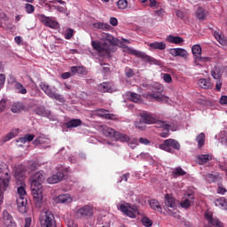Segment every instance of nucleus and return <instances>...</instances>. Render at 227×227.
I'll return each instance as SVG.
<instances>
[{"mask_svg": "<svg viewBox=\"0 0 227 227\" xmlns=\"http://www.w3.org/2000/svg\"><path fill=\"white\" fill-rule=\"evenodd\" d=\"M135 76V71L129 67H126V77L131 78Z\"/></svg>", "mask_w": 227, "mask_h": 227, "instance_id": "6e6d98bb", "label": "nucleus"}, {"mask_svg": "<svg viewBox=\"0 0 227 227\" xmlns=\"http://www.w3.org/2000/svg\"><path fill=\"white\" fill-rule=\"evenodd\" d=\"M7 106V100L6 99H1L0 100V113L4 112Z\"/></svg>", "mask_w": 227, "mask_h": 227, "instance_id": "864d4df0", "label": "nucleus"}, {"mask_svg": "<svg viewBox=\"0 0 227 227\" xmlns=\"http://www.w3.org/2000/svg\"><path fill=\"white\" fill-rule=\"evenodd\" d=\"M226 193V189H224L223 186L218 185L217 186V194L224 195Z\"/></svg>", "mask_w": 227, "mask_h": 227, "instance_id": "680f3d73", "label": "nucleus"}, {"mask_svg": "<svg viewBox=\"0 0 227 227\" xmlns=\"http://www.w3.org/2000/svg\"><path fill=\"white\" fill-rule=\"evenodd\" d=\"M25 12L28 14H33L35 12V6L29 4H25Z\"/></svg>", "mask_w": 227, "mask_h": 227, "instance_id": "49530a36", "label": "nucleus"}, {"mask_svg": "<svg viewBox=\"0 0 227 227\" xmlns=\"http://www.w3.org/2000/svg\"><path fill=\"white\" fill-rule=\"evenodd\" d=\"M102 39L104 41L109 43H101L98 41H91V47H93L94 51H97L98 53V56L104 58L107 57L111 51V45H121V48H123V52L128 53L129 55H134L137 58L144 59V62L149 63L151 65H158V60L154 59V58L145 54V52L134 50L133 48H129V46L125 44H121L120 41L110 34H102Z\"/></svg>", "mask_w": 227, "mask_h": 227, "instance_id": "f257e3e1", "label": "nucleus"}, {"mask_svg": "<svg viewBox=\"0 0 227 227\" xmlns=\"http://www.w3.org/2000/svg\"><path fill=\"white\" fill-rule=\"evenodd\" d=\"M142 224L145 227L153 226V222L148 217L142 218Z\"/></svg>", "mask_w": 227, "mask_h": 227, "instance_id": "3c124183", "label": "nucleus"}, {"mask_svg": "<svg viewBox=\"0 0 227 227\" xmlns=\"http://www.w3.org/2000/svg\"><path fill=\"white\" fill-rule=\"evenodd\" d=\"M53 8L57 10V12L60 13H66V8L60 6V5H53Z\"/></svg>", "mask_w": 227, "mask_h": 227, "instance_id": "052dcab7", "label": "nucleus"}, {"mask_svg": "<svg viewBox=\"0 0 227 227\" xmlns=\"http://www.w3.org/2000/svg\"><path fill=\"white\" fill-rule=\"evenodd\" d=\"M13 176L16 179H22L26 176V168L23 165H19L13 170Z\"/></svg>", "mask_w": 227, "mask_h": 227, "instance_id": "f3484780", "label": "nucleus"}, {"mask_svg": "<svg viewBox=\"0 0 227 227\" xmlns=\"http://www.w3.org/2000/svg\"><path fill=\"white\" fill-rule=\"evenodd\" d=\"M210 74L212 75V78L215 80H219V78H221V72L217 68H214V70L211 71Z\"/></svg>", "mask_w": 227, "mask_h": 227, "instance_id": "de8ad7c7", "label": "nucleus"}, {"mask_svg": "<svg viewBox=\"0 0 227 227\" xmlns=\"http://www.w3.org/2000/svg\"><path fill=\"white\" fill-rule=\"evenodd\" d=\"M176 17H177V19L184 20V19L185 18V15L184 14V12L177 10L176 11Z\"/></svg>", "mask_w": 227, "mask_h": 227, "instance_id": "13d9d810", "label": "nucleus"}, {"mask_svg": "<svg viewBox=\"0 0 227 227\" xmlns=\"http://www.w3.org/2000/svg\"><path fill=\"white\" fill-rule=\"evenodd\" d=\"M163 81L167 83L172 82V77L168 74H163Z\"/></svg>", "mask_w": 227, "mask_h": 227, "instance_id": "bf43d9fd", "label": "nucleus"}, {"mask_svg": "<svg viewBox=\"0 0 227 227\" xmlns=\"http://www.w3.org/2000/svg\"><path fill=\"white\" fill-rule=\"evenodd\" d=\"M138 142L144 145H148L150 144L149 140L147 138L145 137H140L138 139Z\"/></svg>", "mask_w": 227, "mask_h": 227, "instance_id": "e2e57ef3", "label": "nucleus"}, {"mask_svg": "<svg viewBox=\"0 0 227 227\" xmlns=\"http://www.w3.org/2000/svg\"><path fill=\"white\" fill-rule=\"evenodd\" d=\"M168 54L172 57L187 58V51L184 48H172L168 50Z\"/></svg>", "mask_w": 227, "mask_h": 227, "instance_id": "f8f14e48", "label": "nucleus"}, {"mask_svg": "<svg viewBox=\"0 0 227 227\" xmlns=\"http://www.w3.org/2000/svg\"><path fill=\"white\" fill-rule=\"evenodd\" d=\"M39 222L42 227H55V217L50 210L41 212Z\"/></svg>", "mask_w": 227, "mask_h": 227, "instance_id": "423d86ee", "label": "nucleus"}, {"mask_svg": "<svg viewBox=\"0 0 227 227\" xmlns=\"http://www.w3.org/2000/svg\"><path fill=\"white\" fill-rule=\"evenodd\" d=\"M200 165H205L207 162L212 160V156L208 154H200L196 157Z\"/></svg>", "mask_w": 227, "mask_h": 227, "instance_id": "c85d7f7f", "label": "nucleus"}, {"mask_svg": "<svg viewBox=\"0 0 227 227\" xmlns=\"http://www.w3.org/2000/svg\"><path fill=\"white\" fill-rule=\"evenodd\" d=\"M194 204V195L193 194H187V199L185 200L179 202V207L182 208H189L191 205Z\"/></svg>", "mask_w": 227, "mask_h": 227, "instance_id": "6ab92c4d", "label": "nucleus"}, {"mask_svg": "<svg viewBox=\"0 0 227 227\" xmlns=\"http://www.w3.org/2000/svg\"><path fill=\"white\" fill-rule=\"evenodd\" d=\"M39 88H41V90H43V91L44 92V94L46 95H54V94H57L55 93V91H53L51 90V88H50L49 85H47L46 83L44 82H41V84H39Z\"/></svg>", "mask_w": 227, "mask_h": 227, "instance_id": "473e14b6", "label": "nucleus"}, {"mask_svg": "<svg viewBox=\"0 0 227 227\" xmlns=\"http://www.w3.org/2000/svg\"><path fill=\"white\" fill-rule=\"evenodd\" d=\"M153 93H145L143 95L144 98L147 100H156L158 102H163L167 98L161 93L163 92V86L161 84L156 83L150 88Z\"/></svg>", "mask_w": 227, "mask_h": 227, "instance_id": "7ed1b4c3", "label": "nucleus"}, {"mask_svg": "<svg viewBox=\"0 0 227 227\" xmlns=\"http://www.w3.org/2000/svg\"><path fill=\"white\" fill-rule=\"evenodd\" d=\"M46 96H48L50 98H53L60 103H64L66 102V99L64 98V97L60 94H46Z\"/></svg>", "mask_w": 227, "mask_h": 227, "instance_id": "37998d69", "label": "nucleus"}, {"mask_svg": "<svg viewBox=\"0 0 227 227\" xmlns=\"http://www.w3.org/2000/svg\"><path fill=\"white\" fill-rule=\"evenodd\" d=\"M81 125H82V121L80 119H73L71 121H67V122L65 124L66 129H74L81 127Z\"/></svg>", "mask_w": 227, "mask_h": 227, "instance_id": "4be33fe9", "label": "nucleus"}, {"mask_svg": "<svg viewBox=\"0 0 227 227\" xmlns=\"http://www.w3.org/2000/svg\"><path fill=\"white\" fill-rule=\"evenodd\" d=\"M34 112L35 113V114H37L41 117H46L48 119H51V112L50 110L46 109V107H44V106H39L35 107Z\"/></svg>", "mask_w": 227, "mask_h": 227, "instance_id": "ddd939ff", "label": "nucleus"}, {"mask_svg": "<svg viewBox=\"0 0 227 227\" xmlns=\"http://www.w3.org/2000/svg\"><path fill=\"white\" fill-rule=\"evenodd\" d=\"M15 89L19 91L20 94H26V89L22 86V84L15 83Z\"/></svg>", "mask_w": 227, "mask_h": 227, "instance_id": "09e8293b", "label": "nucleus"}, {"mask_svg": "<svg viewBox=\"0 0 227 227\" xmlns=\"http://www.w3.org/2000/svg\"><path fill=\"white\" fill-rule=\"evenodd\" d=\"M17 208L19 209V213L26 214L27 212V208L26 205H27V195L26 194V190L24 186H19L17 188Z\"/></svg>", "mask_w": 227, "mask_h": 227, "instance_id": "20e7f679", "label": "nucleus"}, {"mask_svg": "<svg viewBox=\"0 0 227 227\" xmlns=\"http://www.w3.org/2000/svg\"><path fill=\"white\" fill-rule=\"evenodd\" d=\"M219 104L227 105V97L226 96H221V98H219Z\"/></svg>", "mask_w": 227, "mask_h": 227, "instance_id": "69168bd1", "label": "nucleus"}, {"mask_svg": "<svg viewBox=\"0 0 227 227\" xmlns=\"http://www.w3.org/2000/svg\"><path fill=\"white\" fill-rule=\"evenodd\" d=\"M50 142V139H48V137H44V136H41L37 138H35V140H34V145H48Z\"/></svg>", "mask_w": 227, "mask_h": 227, "instance_id": "f704fd0d", "label": "nucleus"}, {"mask_svg": "<svg viewBox=\"0 0 227 227\" xmlns=\"http://www.w3.org/2000/svg\"><path fill=\"white\" fill-rule=\"evenodd\" d=\"M102 135L106 137H111L116 135H123L122 133L115 131L114 129L105 126L102 128Z\"/></svg>", "mask_w": 227, "mask_h": 227, "instance_id": "412c9836", "label": "nucleus"}, {"mask_svg": "<svg viewBox=\"0 0 227 227\" xmlns=\"http://www.w3.org/2000/svg\"><path fill=\"white\" fill-rule=\"evenodd\" d=\"M76 216L80 219L90 220L93 216V206L86 205L76 209Z\"/></svg>", "mask_w": 227, "mask_h": 227, "instance_id": "1a4fd4ad", "label": "nucleus"}, {"mask_svg": "<svg viewBox=\"0 0 227 227\" xmlns=\"http://www.w3.org/2000/svg\"><path fill=\"white\" fill-rule=\"evenodd\" d=\"M11 111L13 114H19L24 111V106H22V103L20 102H15L12 105Z\"/></svg>", "mask_w": 227, "mask_h": 227, "instance_id": "c756f323", "label": "nucleus"}, {"mask_svg": "<svg viewBox=\"0 0 227 227\" xmlns=\"http://www.w3.org/2000/svg\"><path fill=\"white\" fill-rule=\"evenodd\" d=\"M180 148H182L180 143L174 139L165 140L163 141V144L160 145V149L168 153H174V150L180 151Z\"/></svg>", "mask_w": 227, "mask_h": 227, "instance_id": "0eeeda50", "label": "nucleus"}, {"mask_svg": "<svg viewBox=\"0 0 227 227\" xmlns=\"http://www.w3.org/2000/svg\"><path fill=\"white\" fill-rule=\"evenodd\" d=\"M98 91L102 93L110 92L111 89L109 88V83L102 82L100 85H98Z\"/></svg>", "mask_w": 227, "mask_h": 227, "instance_id": "79ce46f5", "label": "nucleus"}, {"mask_svg": "<svg viewBox=\"0 0 227 227\" xmlns=\"http://www.w3.org/2000/svg\"><path fill=\"white\" fill-rule=\"evenodd\" d=\"M118 210H120L123 215L133 219L137 218V215H139L137 206L126 202L118 205Z\"/></svg>", "mask_w": 227, "mask_h": 227, "instance_id": "39448f33", "label": "nucleus"}, {"mask_svg": "<svg viewBox=\"0 0 227 227\" xmlns=\"http://www.w3.org/2000/svg\"><path fill=\"white\" fill-rule=\"evenodd\" d=\"M214 38H215V40L217 41V43H219V44L226 45V39L223 35L219 34L218 32L214 33Z\"/></svg>", "mask_w": 227, "mask_h": 227, "instance_id": "c9c22d12", "label": "nucleus"}, {"mask_svg": "<svg viewBox=\"0 0 227 227\" xmlns=\"http://www.w3.org/2000/svg\"><path fill=\"white\" fill-rule=\"evenodd\" d=\"M71 74H78L81 75H86L88 74V71L86 70V67H70Z\"/></svg>", "mask_w": 227, "mask_h": 227, "instance_id": "a878e982", "label": "nucleus"}, {"mask_svg": "<svg viewBox=\"0 0 227 227\" xmlns=\"http://www.w3.org/2000/svg\"><path fill=\"white\" fill-rule=\"evenodd\" d=\"M161 129H163L165 132H161L160 136L163 138H167L168 137V129H170V125L161 122Z\"/></svg>", "mask_w": 227, "mask_h": 227, "instance_id": "a19ab883", "label": "nucleus"}, {"mask_svg": "<svg viewBox=\"0 0 227 227\" xmlns=\"http://www.w3.org/2000/svg\"><path fill=\"white\" fill-rule=\"evenodd\" d=\"M205 181L208 184H214L221 180L219 173L214 172L213 174H207L204 176Z\"/></svg>", "mask_w": 227, "mask_h": 227, "instance_id": "a211bd4d", "label": "nucleus"}, {"mask_svg": "<svg viewBox=\"0 0 227 227\" xmlns=\"http://www.w3.org/2000/svg\"><path fill=\"white\" fill-rule=\"evenodd\" d=\"M95 114L102 119L114 121L116 119V116L114 114H107L106 109H98L95 111Z\"/></svg>", "mask_w": 227, "mask_h": 227, "instance_id": "4468645a", "label": "nucleus"}, {"mask_svg": "<svg viewBox=\"0 0 227 227\" xmlns=\"http://www.w3.org/2000/svg\"><path fill=\"white\" fill-rule=\"evenodd\" d=\"M149 206L153 210H156L158 212H161V207L160 206V203L156 200H151L149 201Z\"/></svg>", "mask_w": 227, "mask_h": 227, "instance_id": "4c0bfd02", "label": "nucleus"}, {"mask_svg": "<svg viewBox=\"0 0 227 227\" xmlns=\"http://www.w3.org/2000/svg\"><path fill=\"white\" fill-rule=\"evenodd\" d=\"M185 175H187V172L184 170L181 167H177L172 169V172H171L172 178H178Z\"/></svg>", "mask_w": 227, "mask_h": 227, "instance_id": "393cba45", "label": "nucleus"}, {"mask_svg": "<svg viewBox=\"0 0 227 227\" xmlns=\"http://www.w3.org/2000/svg\"><path fill=\"white\" fill-rule=\"evenodd\" d=\"M198 85L200 88L203 90H210L212 89V83H210V81L205 78H201L198 80Z\"/></svg>", "mask_w": 227, "mask_h": 227, "instance_id": "bb28decb", "label": "nucleus"}, {"mask_svg": "<svg viewBox=\"0 0 227 227\" xmlns=\"http://www.w3.org/2000/svg\"><path fill=\"white\" fill-rule=\"evenodd\" d=\"M3 224H4L5 227H17L15 220H13L12 215L6 210L3 211Z\"/></svg>", "mask_w": 227, "mask_h": 227, "instance_id": "9b49d317", "label": "nucleus"}, {"mask_svg": "<svg viewBox=\"0 0 227 227\" xmlns=\"http://www.w3.org/2000/svg\"><path fill=\"white\" fill-rule=\"evenodd\" d=\"M38 17H39V20L41 22H43V24H44V26H46L50 28L55 27L56 23H55V21H53V20H51V18L47 17L43 14H39Z\"/></svg>", "mask_w": 227, "mask_h": 227, "instance_id": "2eb2a0df", "label": "nucleus"}, {"mask_svg": "<svg viewBox=\"0 0 227 227\" xmlns=\"http://www.w3.org/2000/svg\"><path fill=\"white\" fill-rule=\"evenodd\" d=\"M63 178H64V174L62 172H57V174L48 177V184H59L60 181H62Z\"/></svg>", "mask_w": 227, "mask_h": 227, "instance_id": "aec40b11", "label": "nucleus"}, {"mask_svg": "<svg viewBox=\"0 0 227 227\" xmlns=\"http://www.w3.org/2000/svg\"><path fill=\"white\" fill-rule=\"evenodd\" d=\"M71 37H73V29L67 28L66 30V34L64 35V38H66V40H69V39H71Z\"/></svg>", "mask_w": 227, "mask_h": 227, "instance_id": "4d7b16f0", "label": "nucleus"}, {"mask_svg": "<svg viewBox=\"0 0 227 227\" xmlns=\"http://www.w3.org/2000/svg\"><path fill=\"white\" fill-rule=\"evenodd\" d=\"M145 123L142 121H137L135 122V128L140 129V131L145 130Z\"/></svg>", "mask_w": 227, "mask_h": 227, "instance_id": "603ef678", "label": "nucleus"}, {"mask_svg": "<svg viewBox=\"0 0 227 227\" xmlns=\"http://www.w3.org/2000/svg\"><path fill=\"white\" fill-rule=\"evenodd\" d=\"M109 138L114 139V141L121 142V143H129L130 141V138H129V136L125 134H116L113 135L111 137H106Z\"/></svg>", "mask_w": 227, "mask_h": 227, "instance_id": "5701e85b", "label": "nucleus"}, {"mask_svg": "<svg viewBox=\"0 0 227 227\" xmlns=\"http://www.w3.org/2000/svg\"><path fill=\"white\" fill-rule=\"evenodd\" d=\"M192 55H194V63L198 66H200V63H208L210 61V58L201 57V46L200 44L192 46Z\"/></svg>", "mask_w": 227, "mask_h": 227, "instance_id": "9d476101", "label": "nucleus"}, {"mask_svg": "<svg viewBox=\"0 0 227 227\" xmlns=\"http://www.w3.org/2000/svg\"><path fill=\"white\" fill-rule=\"evenodd\" d=\"M72 201H73V199L69 194H62L57 197V203H59V204H69Z\"/></svg>", "mask_w": 227, "mask_h": 227, "instance_id": "b1692460", "label": "nucleus"}, {"mask_svg": "<svg viewBox=\"0 0 227 227\" xmlns=\"http://www.w3.org/2000/svg\"><path fill=\"white\" fill-rule=\"evenodd\" d=\"M44 171L40 170L32 176V184L30 189L32 190V195L34 196V203L37 208H41L43 206V182L45 179Z\"/></svg>", "mask_w": 227, "mask_h": 227, "instance_id": "f03ea898", "label": "nucleus"}, {"mask_svg": "<svg viewBox=\"0 0 227 227\" xmlns=\"http://www.w3.org/2000/svg\"><path fill=\"white\" fill-rule=\"evenodd\" d=\"M214 205L221 210H227V199L224 197H219V199H215L214 200Z\"/></svg>", "mask_w": 227, "mask_h": 227, "instance_id": "dca6fc26", "label": "nucleus"}, {"mask_svg": "<svg viewBox=\"0 0 227 227\" xmlns=\"http://www.w3.org/2000/svg\"><path fill=\"white\" fill-rule=\"evenodd\" d=\"M208 221V224L214 227H223V223L219 222V220H207Z\"/></svg>", "mask_w": 227, "mask_h": 227, "instance_id": "8fccbe9b", "label": "nucleus"}, {"mask_svg": "<svg viewBox=\"0 0 227 227\" xmlns=\"http://www.w3.org/2000/svg\"><path fill=\"white\" fill-rule=\"evenodd\" d=\"M129 98H131V101L135 103H139L141 100L140 94H137L135 92H129Z\"/></svg>", "mask_w": 227, "mask_h": 227, "instance_id": "c03bdc74", "label": "nucleus"}, {"mask_svg": "<svg viewBox=\"0 0 227 227\" xmlns=\"http://www.w3.org/2000/svg\"><path fill=\"white\" fill-rule=\"evenodd\" d=\"M32 226V218H25V227H31Z\"/></svg>", "mask_w": 227, "mask_h": 227, "instance_id": "338daca9", "label": "nucleus"}, {"mask_svg": "<svg viewBox=\"0 0 227 227\" xmlns=\"http://www.w3.org/2000/svg\"><path fill=\"white\" fill-rule=\"evenodd\" d=\"M140 118L141 119L138 121V122L145 123L147 125L160 124V126H161V123H165L161 121H158V119H156V115L148 112L140 114Z\"/></svg>", "mask_w": 227, "mask_h": 227, "instance_id": "6e6552de", "label": "nucleus"}, {"mask_svg": "<svg viewBox=\"0 0 227 227\" xmlns=\"http://www.w3.org/2000/svg\"><path fill=\"white\" fill-rule=\"evenodd\" d=\"M149 47L157 51H164L166 48V44L163 42H160V43L154 42L153 43H150Z\"/></svg>", "mask_w": 227, "mask_h": 227, "instance_id": "72a5a7b5", "label": "nucleus"}, {"mask_svg": "<svg viewBox=\"0 0 227 227\" xmlns=\"http://www.w3.org/2000/svg\"><path fill=\"white\" fill-rule=\"evenodd\" d=\"M35 138V135H30V134H27L25 135V137H19V139H25V140H27L28 142L34 141Z\"/></svg>", "mask_w": 227, "mask_h": 227, "instance_id": "5fc2aeb1", "label": "nucleus"}, {"mask_svg": "<svg viewBox=\"0 0 227 227\" xmlns=\"http://www.w3.org/2000/svg\"><path fill=\"white\" fill-rule=\"evenodd\" d=\"M196 142H198V147L201 148L205 145V133H200L198 137H196Z\"/></svg>", "mask_w": 227, "mask_h": 227, "instance_id": "ea45409f", "label": "nucleus"}, {"mask_svg": "<svg viewBox=\"0 0 227 227\" xmlns=\"http://www.w3.org/2000/svg\"><path fill=\"white\" fill-rule=\"evenodd\" d=\"M39 168V164L35 162L30 163V171H35Z\"/></svg>", "mask_w": 227, "mask_h": 227, "instance_id": "0e129e2a", "label": "nucleus"}, {"mask_svg": "<svg viewBox=\"0 0 227 227\" xmlns=\"http://www.w3.org/2000/svg\"><path fill=\"white\" fill-rule=\"evenodd\" d=\"M167 43L172 44H181L184 42V38L180 36L168 35L166 39Z\"/></svg>", "mask_w": 227, "mask_h": 227, "instance_id": "cd10ccee", "label": "nucleus"}, {"mask_svg": "<svg viewBox=\"0 0 227 227\" xmlns=\"http://www.w3.org/2000/svg\"><path fill=\"white\" fill-rule=\"evenodd\" d=\"M196 18L199 20H205V9L203 7H198L196 10Z\"/></svg>", "mask_w": 227, "mask_h": 227, "instance_id": "58836bf2", "label": "nucleus"}, {"mask_svg": "<svg viewBox=\"0 0 227 227\" xmlns=\"http://www.w3.org/2000/svg\"><path fill=\"white\" fill-rule=\"evenodd\" d=\"M18 134H19V129H12V131H10V133L6 134L4 138H3V142L6 143V142L10 141L13 137H17Z\"/></svg>", "mask_w": 227, "mask_h": 227, "instance_id": "2f4dec72", "label": "nucleus"}, {"mask_svg": "<svg viewBox=\"0 0 227 227\" xmlns=\"http://www.w3.org/2000/svg\"><path fill=\"white\" fill-rule=\"evenodd\" d=\"M109 24L113 27H116L118 25V20H116V18H111L109 20Z\"/></svg>", "mask_w": 227, "mask_h": 227, "instance_id": "774afa93", "label": "nucleus"}, {"mask_svg": "<svg viewBox=\"0 0 227 227\" xmlns=\"http://www.w3.org/2000/svg\"><path fill=\"white\" fill-rule=\"evenodd\" d=\"M214 38H215V40L217 41V43H219V44L226 45V39L223 35L219 34L218 32L214 33Z\"/></svg>", "mask_w": 227, "mask_h": 227, "instance_id": "e433bc0d", "label": "nucleus"}, {"mask_svg": "<svg viewBox=\"0 0 227 227\" xmlns=\"http://www.w3.org/2000/svg\"><path fill=\"white\" fill-rule=\"evenodd\" d=\"M165 207H169V208L176 207V202H175L174 198L168 194L165 195Z\"/></svg>", "mask_w": 227, "mask_h": 227, "instance_id": "7c9ffc66", "label": "nucleus"}, {"mask_svg": "<svg viewBox=\"0 0 227 227\" xmlns=\"http://www.w3.org/2000/svg\"><path fill=\"white\" fill-rule=\"evenodd\" d=\"M116 6L120 10H125L127 8V0H118L116 2Z\"/></svg>", "mask_w": 227, "mask_h": 227, "instance_id": "a18cd8bd", "label": "nucleus"}]
</instances>
